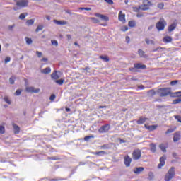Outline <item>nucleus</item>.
I'll list each match as a JSON object with an SVG mask.
<instances>
[{
	"label": "nucleus",
	"mask_w": 181,
	"mask_h": 181,
	"mask_svg": "<svg viewBox=\"0 0 181 181\" xmlns=\"http://www.w3.org/2000/svg\"><path fill=\"white\" fill-rule=\"evenodd\" d=\"M60 71H55L51 74V77L53 80H59L60 77Z\"/></svg>",
	"instance_id": "ddd939ff"
},
{
	"label": "nucleus",
	"mask_w": 181,
	"mask_h": 181,
	"mask_svg": "<svg viewBox=\"0 0 181 181\" xmlns=\"http://www.w3.org/2000/svg\"><path fill=\"white\" fill-rule=\"evenodd\" d=\"M145 42L146 45H155V41H153V40H150L148 37L145 38Z\"/></svg>",
	"instance_id": "b1692460"
},
{
	"label": "nucleus",
	"mask_w": 181,
	"mask_h": 181,
	"mask_svg": "<svg viewBox=\"0 0 181 181\" xmlns=\"http://www.w3.org/2000/svg\"><path fill=\"white\" fill-rule=\"evenodd\" d=\"M175 119H177V121L178 122L181 123V117L180 116H179V115L175 116Z\"/></svg>",
	"instance_id": "5fc2aeb1"
},
{
	"label": "nucleus",
	"mask_w": 181,
	"mask_h": 181,
	"mask_svg": "<svg viewBox=\"0 0 181 181\" xmlns=\"http://www.w3.org/2000/svg\"><path fill=\"white\" fill-rule=\"evenodd\" d=\"M143 4L144 5H148V7L151 6V5H152L149 0H144Z\"/></svg>",
	"instance_id": "58836bf2"
},
{
	"label": "nucleus",
	"mask_w": 181,
	"mask_h": 181,
	"mask_svg": "<svg viewBox=\"0 0 181 181\" xmlns=\"http://www.w3.org/2000/svg\"><path fill=\"white\" fill-rule=\"evenodd\" d=\"M153 29V25H150L148 28V30H152Z\"/></svg>",
	"instance_id": "69168bd1"
},
{
	"label": "nucleus",
	"mask_w": 181,
	"mask_h": 181,
	"mask_svg": "<svg viewBox=\"0 0 181 181\" xmlns=\"http://www.w3.org/2000/svg\"><path fill=\"white\" fill-rule=\"evenodd\" d=\"M0 134H5V127L4 126H0Z\"/></svg>",
	"instance_id": "de8ad7c7"
},
{
	"label": "nucleus",
	"mask_w": 181,
	"mask_h": 181,
	"mask_svg": "<svg viewBox=\"0 0 181 181\" xmlns=\"http://www.w3.org/2000/svg\"><path fill=\"white\" fill-rule=\"evenodd\" d=\"M129 40H130L129 37V36H127V37H126V42H127V43H129Z\"/></svg>",
	"instance_id": "0e129e2a"
},
{
	"label": "nucleus",
	"mask_w": 181,
	"mask_h": 181,
	"mask_svg": "<svg viewBox=\"0 0 181 181\" xmlns=\"http://www.w3.org/2000/svg\"><path fill=\"white\" fill-rule=\"evenodd\" d=\"M4 100L5 103L8 104L9 105H11V104H12V102L11 101V100H9V98L8 96H5Z\"/></svg>",
	"instance_id": "473e14b6"
},
{
	"label": "nucleus",
	"mask_w": 181,
	"mask_h": 181,
	"mask_svg": "<svg viewBox=\"0 0 181 181\" xmlns=\"http://www.w3.org/2000/svg\"><path fill=\"white\" fill-rule=\"evenodd\" d=\"M110 129H111V126L110 125V124H106L99 128L98 133L99 134H107V132H108V131H110Z\"/></svg>",
	"instance_id": "20e7f679"
},
{
	"label": "nucleus",
	"mask_w": 181,
	"mask_h": 181,
	"mask_svg": "<svg viewBox=\"0 0 181 181\" xmlns=\"http://www.w3.org/2000/svg\"><path fill=\"white\" fill-rule=\"evenodd\" d=\"M181 103V98H177L173 100V104H180Z\"/></svg>",
	"instance_id": "4c0bfd02"
},
{
	"label": "nucleus",
	"mask_w": 181,
	"mask_h": 181,
	"mask_svg": "<svg viewBox=\"0 0 181 181\" xmlns=\"http://www.w3.org/2000/svg\"><path fill=\"white\" fill-rule=\"evenodd\" d=\"M25 91L27 93H34L35 94H37V93H39L40 91V89L39 88H37L35 89V87H33V86H27L25 88Z\"/></svg>",
	"instance_id": "0eeeda50"
},
{
	"label": "nucleus",
	"mask_w": 181,
	"mask_h": 181,
	"mask_svg": "<svg viewBox=\"0 0 181 181\" xmlns=\"http://www.w3.org/2000/svg\"><path fill=\"white\" fill-rule=\"evenodd\" d=\"M135 25V21H129V26L130 28H134Z\"/></svg>",
	"instance_id": "a18cd8bd"
},
{
	"label": "nucleus",
	"mask_w": 181,
	"mask_h": 181,
	"mask_svg": "<svg viewBox=\"0 0 181 181\" xmlns=\"http://www.w3.org/2000/svg\"><path fill=\"white\" fill-rule=\"evenodd\" d=\"M124 165L127 168H129L131 165V162H132V158H130L129 156H126L124 158Z\"/></svg>",
	"instance_id": "6e6552de"
},
{
	"label": "nucleus",
	"mask_w": 181,
	"mask_h": 181,
	"mask_svg": "<svg viewBox=\"0 0 181 181\" xmlns=\"http://www.w3.org/2000/svg\"><path fill=\"white\" fill-rule=\"evenodd\" d=\"M65 12L66 13H68L69 15H71V10H66Z\"/></svg>",
	"instance_id": "338daca9"
},
{
	"label": "nucleus",
	"mask_w": 181,
	"mask_h": 181,
	"mask_svg": "<svg viewBox=\"0 0 181 181\" xmlns=\"http://www.w3.org/2000/svg\"><path fill=\"white\" fill-rule=\"evenodd\" d=\"M16 5L20 8H25L29 5V1L28 0H19L17 1Z\"/></svg>",
	"instance_id": "423d86ee"
},
{
	"label": "nucleus",
	"mask_w": 181,
	"mask_h": 181,
	"mask_svg": "<svg viewBox=\"0 0 181 181\" xmlns=\"http://www.w3.org/2000/svg\"><path fill=\"white\" fill-rule=\"evenodd\" d=\"M156 94V92H155V90L152 89L148 91V95L149 97H153Z\"/></svg>",
	"instance_id": "393cba45"
},
{
	"label": "nucleus",
	"mask_w": 181,
	"mask_h": 181,
	"mask_svg": "<svg viewBox=\"0 0 181 181\" xmlns=\"http://www.w3.org/2000/svg\"><path fill=\"white\" fill-rule=\"evenodd\" d=\"M43 66H45V64H42L40 66V69L41 71V73H42L43 74H46V68H44L43 69Z\"/></svg>",
	"instance_id": "c9c22d12"
},
{
	"label": "nucleus",
	"mask_w": 181,
	"mask_h": 181,
	"mask_svg": "<svg viewBox=\"0 0 181 181\" xmlns=\"http://www.w3.org/2000/svg\"><path fill=\"white\" fill-rule=\"evenodd\" d=\"M93 23H100V21L94 17L90 18Z\"/></svg>",
	"instance_id": "37998d69"
},
{
	"label": "nucleus",
	"mask_w": 181,
	"mask_h": 181,
	"mask_svg": "<svg viewBox=\"0 0 181 181\" xmlns=\"http://www.w3.org/2000/svg\"><path fill=\"white\" fill-rule=\"evenodd\" d=\"M13 128L14 129V134H19L21 132V128H19L16 124H13Z\"/></svg>",
	"instance_id": "4be33fe9"
},
{
	"label": "nucleus",
	"mask_w": 181,
	"mask_h": 181,
	"mask_svg": "<svg viewBox=\"0 0 181 181\" xmlns=\"http://www.w3.org/2000/svg\"><path fill=\"white\" fill-rule=\"evenodd\" d=\"M9 62H11V57H6V59H5L6 64V63H9Z\"/></svg>",
	"instance_id": "4d7b16f0"
},
{
	"label": "nucleus",
	"mask_w": 181,
	"mask_h": 181,
	"mask_svg": "<svg viewBox=\"0 0 181 181\" xmlns=\"http://www.w3.org/2000/svg\"><path fill=\"white\" fill-rule=\"evenodd\" d=\"M22 93V90L21 89H18L16 93H15V95H21V94Z\"/></svg>",
	"instance_id": "09e8293b"
},
{
	"label": "nucleus",
	"mask_w": 181,
	"mask_h": 181,
	"mask_svg": "<svg viewBox=\"0 0 181 181\" xmlns=\"http://www.w3.org/2000/svg\"><path fill=\"white\" fill-rule=\"evenodd\" d=\"M95 16L101 18L102 21H105V22H108V21H110V18L107 16H105L100 13H95Z\"/></svg>",
	"instance_id": "4468645a"
},
{
	"label": "nucleus",
	"mask_w": 181,
	"mask_h": 181,
	"mask_svg": "<svg viewBox=\"0 0 181 181\" xmlns=\"http://www.w3.org/2000/svg\"><path fill=\"white\" fill-rule=\"evenodd\" d=\"M55 83L58 84L59 86H63L64 84V79H59V80H56Z\"/></svg>",
	"instance_id": "c85d7f7f"
},
{
	"label": "nucleus",
	"mask_w": 181,
	"mask_h": 181,
	"mask_svg": "<svg viewBox=\"0 0 181 181\" xmlns=\"http://www.w3.org/2000/svg\"><path fill=\"white\" fill-rule=\"evenodd\" d=\"M36 53H37V56L38 57H42V52H39V51H37Z\"/></svg>",
	"instance_id": "052dcab7"
},
{
	"label": "nucleus",
	"mask_w": 181,
	"mask_h": 181,
	"mask_svg": "<svg viewBox=\"0 0 181 181\" xmlns=\"http://www.w3.org/2000/svg\"><path fill=\"white\" fill-rule=\"evenodd\" d=\"M105 2H107L109 5H112L114 1L112 0H104Z\"/></svg>",
	"instance_id": "864d4df0"
},
{
	"label": "nucleus",
	"mask_w": 181,
	"mask_h": 181,
	"mask_svg": "<svg viewBox=\"0 0 181 181\" xmlns=\"http://www.w3.org/2000/svg\"><path fill=\"white\" fill-rule=\"evenodd\" d=\"M119 142H120V144H125L127 142V141H125L122 139H119Z\"/></svg>",
	"instance_id": "e2e57ef3"
},
{
	"label": "nucleus",
	"mask_w": 181,
	"mask_h": 181,
	"mask_svg": "<svg viewBox=\"0 0 181 181\" xmlns=\"http://www.w3.org/2000/svg\"><path fill=\"white\" fill-rule=\"evenodd\" d=\"M51 43H52V46H56V47H57V46H59V42H57V40H52Z\"/></svg>",
	"instance_id": "c03bdc74"
},
{
	"label": "nucleus",
	"mask_w": 181,
	"mask_h": 181,
	"mask_svg": "<svg viewBox=\"0 0 181 181\" xmlns=\"http://www.w3.org/2000/svg\"><path fill=\"white\" fill-rule=\"evenodd\" d=\"M9 81L11 84H15V79H13V77L10 78Z\"/></svg>",
	"instance_id": "6e6d98bb"
},
{
	"label": "nucleus",
	"mask_w": 181,
	"mask_h": 181,
	"mask_svg": "<svg viewBox=\"0 0 181 181\" xmlns=\"http://www.w3.org/2000/svg\"><path fill=\"white\" fill-rule=\"evenodd\" d=\"M163 4L160 3L158 4V8H159V9H163Z\"/></svg>",
	"instance_id": "13d9d810"
},
{
	"label": "nucleus",
	"mask_w": 181,
	"mask_h": 181,
	"mask_svg": "<svg viewBox=\"0 0 181 181\" xmlns=\"http://www.w3.org/2000/svg\"><path fill=\"white\" fill-rule=\"evenodd\" d=\"M148 177H149V180H152V179H153V173L150 172V173H148Z\"/></svg>",
	"instance_id": "603ef678"
},
{
	"label": "nucleus",
	"mask_w": 181,
	"mask_h": 181,
	"mask_svg": "<svg viewBox=\"0 0 181 181\" xmlns=\"http://www.w3.org/2000/svg\"><path fill=\"white\" fill-rule=\"evenodd\" d=\"M177 24L176 23H173L168 27V32H173L175 29H176Z\"/></svg>",
	"instance_id": "a211bd4d"
},
{
	"label": "nucleus",
	"mask_w": 181,
	"mask_h": 181,
	"mask_svg": "<svg viewBox=\"0 0 181 181\" xmlns=\"http://www.w3.org/2000/svg\"><path fill=\"white\" fill-rule=\"evenodd\" d=\"M55 99H56V95L54 94L51 95V96L49 97L50 101H54Z\"/></svg>",
	"instance_id": "8fccbe9b"
},
{
	"label": "nucleus",
	"mask_w": 181,
	"mask_h": 181,
	"mask_svg": "<svg viewBox=\"0 0 181 181\" xmlns=\"http://www.w3.org/2000/svg\"><path fill=\"white\" fill-rule=\"evenodd\" d=\"M33 23H35V19H30V20L27 21V25L28 26H32V25H33Z\"/></svg>",
	"instance_id": "72a5a7b5"
},
{
	"label": "nucleus",
	"mask_w": 181,
	"mask_h": 181,
	"mask_svg": "<svg viewBox=\"0 0 181 181\" xmlns=\"http://www.w3.org/2000/svg\"><path fill=\"white\" fill-rule=\"evenodd\" d=\"M28 16V13H21L19 16V19H21V21H23V19H25V18H26Z\"/></svg>",
	"instance_id": "f704fd0d"
},
{
	"label": "nucleus",
	"mask_w": 181,
	"mask_h": 181,
	"mask_svg": "<svg viewBox=\"0 0 181 181\" xmlns=\"http://www.w3.org/2000/svg\"><path fill=\"white\" fill-rule=\"evenodd\" d=\"M144 127H145V128H146V129H148L149 131H154V129L158 128V126H156V125L148 126V125L145 124Z\"/></svg>",
	"instance_id": "aec40b11"
},
{
	"label": "nucleus",
	"mask_w": 181,
	"mask_h": 181,
	"mask_svg": "<svg viewBox=\"0 0 181 181\" xmlns=\"http://www.w3.org/2000/svg\"><path fill=\"white\" fill-rule=\"evenodd\" d=\"M99 58L103 60V62H110V58L107 56H100Z\"/></svg>",
	"instance_id": "2f4dec72"
},
{
	"label": "nucleus",
	"mask_w": 181,
	"mask_h": 181,
	"mask_svg": "<svg viewBox=\"0 0 181 181\" xmlns=\"http://www.w3.org/2000/svg\"><path fill=\"white\" fill-rule=\"evenodd\" d=\"M118 19L120 21V22H122L123 23H125V14L122 13V11H119Z\"/></svg>",
	"instance_id": "2eb2a0df"
},
{
	"label": "nucleus",
	"mask_w": 181,
	"mask_h": 181,
	"mask_svg": "<svg viewBox=\"0 0 181 181\" xmlns=\"http://www.w3.org/2000/svg\"><path fill=\"white\" fill-rule=\"evenodd\" d=\"M141 156H142V151L139 149H135L132 153V158L134 160H139L141 159Z\"/></svg>",
	"instance_id": "39448f33"
},
{
	"label": "nucleus",
	"mask_w": 181,
	"mask_h": 181,
	"mask_svg": "<svg viewBox=\"0 0 181 181\" xmlns=\"http://www.w3.org/2000/svg\"><path fill=\"white\" fill-rule=\"evenodd\" d=\"M139 9H140L141 11H148V9H149V7L148 6V5L143 4L141 6H139Z\"/></svg>",
	"instance_id": "f3484780"
},
{
	"label": "nucleus",
	"mask_w": 181,
	"mask_h": 181,
	"mask_svg": "<svg viewBox=\"0 0 181 181\" xmlns=\"http://www.w3.org/2000/svg\"><path fill=\"white\" fill-rule=\"evenodd\" d=\"M175 167H171L170 169L168 170V173H166L164 180L165 181H170L173 177H175Z\"/></svg>",
	"instance_id": "f257e3e1"
},
{
	"label": "nucleus",
	"mask_w": 181,
	"mask_h": 181,
	"mask_svg": "<svg viewBox=\"0 0 181 181\" xmlns=\"http://www.w3.org/2000/svg\"><path fill=\"white\" fill-rule=\"evenodd\" d=\"M94 138V136L90 135V136H86L84 137V141H90V139Z\"/></svg>",
	"instance_id": "79ce46f5"
},
{
	"label": "nucleus",
	"mask_w": 181,
	"mask_h": 181,
	"mask_svg": "<svg viewBox=\"0 0 181 181\" xmlns=\"http://www.w3.org/2000/svg\"><path fill=\"white\" fill-rule=\"evenodd\" d=\"M48 159L51 160H60V157H57V156L48 157Z\"/></svg>",
	"instance_id": "e433bc0d"
},
{
	"label": "nucleus",
	"mask_w": 181,
	"mask_h": 181,
	"mask_svg": "<svg viewBox=\"0 0 181 181\" xmlns=\"http://www.w3.org/2000/svg\"><path fill=\"white\" fill-rule=\"evenodd\" d=\"M165 160H166V156L160 158V163L158 165V169H162L163 166H165Z\"/></svg>",
	"instance_id": "1a4fd4ad"
},
{
	"label": "nucleus",
	"mask_w": 181,
	"mask_h": 181,
	"mask_svg": "<svg viewBox=\"0 0 181 181\" xmlns=\"http://www.w3.org/2000/svg\"><path fill=\"white\" fill-rule=\"evenodd\" d=\"M139 88H141V90H144V88H145V86H144V85H141L140 86H139Z\"/></svg>",
	"instance_id": "774afa93"
},
{
	"label": "nucleus",
	"mask_w": 181,
	"mask_h": 181,
	"mask_svg": "<svg viewBox=\"0 0 181 181\" xmlns=\"http://www.w3.org/2000/svg\"><path fill=\"white\" fill-rule=\"evenodd\" d=\"M180 139H181L180 132H175L173 136V142H177L180 141Z\"/></svg>",
	"instance_id": "9b49d317"
},
{
	"label": "nucleus",
	"mask_w": 181,
	"mask_h": 181,
	"mask_svg": "<svg viewBox=\"0 0 181 181\" xmlns=\"http://www.w3.org/2000/svg\"><path fill=\"white\" fill-rule=\"evenodd\" d=\"M150 151L152 153H155L156 152V144L153 143L150 144Z\"/></svg>",
	"instance_id": "dca6fc26"
},
{
	"label": "nucleus",
	"mask_w": 181,
	"mask_h": 181,
	"mask_svg": "<svg viewBox=\"0 0 181 181\" xmlns=\"http://www.w3.org/2000/svg\"><path fill=\"white\" fill-rule=\"evenodd\" d=\"M50 71H52V69H50V67H47L46 68V74H49V73H50Z\"/></svg>",
	"instance_id": "bf43d9fd"
},
{
	"label": "nucleus",
	"mask_w": 181,
	"mask_h": 181,
	"mask_svg": "<svg viewBox=\"0 0 181 181\" xmlns=\"http://www.w3.org/2000/svg\"><path fill=\"white\" fill-rule=\"evenodd\" d=\"M144 170H145L144 167H136L134 169L133 172L136 175H139L141 173V172H144Z\"/></svg>",
	"instance_id": "f8f14e48"
},
{
	"label": "nucleus",
	"mask_w": 181,
	"mask_h": 181,
	"mask_svg": "<svg viewBox=\"0 0 181 181\" xmlns=\"http://www.w3.org/2000/svg\"><path fill=\"white\" fill-rule=\"evenodd\" d=\"M177 83H179V81L177 80H175L170 82V85L171 86H176V84H177Z\"/></svg>",
	"instance_id": "3c124183"
},
{
	"label": "nucleus",
	"mask_w": 181,
	"mask_h": 181,
	"mask_svg": "<svg viewBox=\"0 0 181 181\" xmlns=\"http://www.w3.org/2000/svg\"><path fill=\"white\" fill-rule=\"evenodd\" d=\"M160 97H166V95H169L170 94V89L169 88H160L158 90Z\"/></svg>",
	"instance_id": "7ed1b4c3"
},
{
	"label": "nucleus",
	"mask_w": 181,
	"mask_h": 181,
	"mask_svg": "<svg viewBox=\"0 0 181 181\" xmlns=\"http://www.w3.org/2000/svg\"><path fill=\"white\" fill-rule=\"evenodd\" d=\"M148 119L147 118L145 117H140L139 120H137V124L139 125H142V124H144V122Z\"/></svg>",
	"instance_id": "412c9836"
},
{
	"label": "nucleus",
	"mask_w": 181,
	"mask_h": 181,
	"mask_svg": "<svg viewBox=\"0 0 181 181\" xmlns=\"http://www.w3.org/2000/svg\"><path fill=\"white\" fill-rule=\"evenodd\" d=\"M53 22L54 23H55V25H59L60 26H64V25H67V23H69L67 21L64 20H54Z\"/></svg>",
	"instance_id": "9d476101"
},
{
	"label": "nucleus",
	"mask_w": 181,
	"mask_h": 181,
	"mask_svg": "<svg viewBox=\"0 0 181 181\" xmlns=\"http://www.w3.org/2000/svg\"><path fill=\"white\" fill-rule=\"evenodd\" d=\"M105 151H98V152H95L93 153V155H97L98 156H103V155H105Z\"/></svg>",
	"instance_id": "cd10ccee"
},
{
	"label": "nucleus",
	"mask_w": 181,
	"mask_h": 181,
	"mask_svg": "<svg viewBox=\"0 0 181 181\" xmlns=\"http://www.w3.org/2000/svg\"><path fill=\"white\" fill-rule=\"evenodd\" d=\"M167 23L164 18H160V21L156 24V28L158 30H163Z\"/></svg>",
	"instance_id": "f03ea898"
},
{
	"label": "nucleus",
	"mask_w": 181,
	"mask_h": 181,
	"mask_svg": "<svg viewBox=\"0 0 181 181\" xmlns=\"http://www.w3.org/2000/svg\"><path fill=\"white\" fill-rule=\"evenodd\" d=\"M66 37L68 40H71V35L70 34H67Z\"/></svg>",
	"instance_id": "680f3d73"
},
{
	"label": "nucleus",
	"mask_w": 181,
	"mask_h": 181,
	"mask_svg": "<svg viewBox=\"0 0 181 181\" xmlns=\"http://www.w3.org/2000/svg\"><path fill=\"white\" fill-rule=\"evenodd\" d=\"M164 43H170L172 42V37L170 36H166L163 38Z\"/></svg>",
	"instance_id": "5701e85b"
},
{
	"label": "nucleus",
	"mask_w": 181,
	"mask_h": 181,
	"mask_svg": "<svg viewBox=\"0 0 181 181\" xmlns=\"http://www.w3.org/2000/svg\"><path fill=\"white\" fill-rule=\"evenodd\" d=\"M25 42L28 45H32L33 43L32 38L25 37Z\"/></svg>",
	"instance_id": "ea45409f"
},
{
	"label": "nucleus",
	"mask_w": 181,
	"mask_h": 181,
	"mask_svg": "<svg viewBox=\"0 0 181 181\" xmlns=\"http://www.w3.org/2000/svg\"><path fill=\"white\" fill-rule=\"evenodd\" d=\"M171 97H180L181 98V91L171 93Z\"/></svg>",
	"instance_id": "a878e982"
},
{
	"label": "nucleus",
	"mask_w": 181,
	"mask_h": 181,
	"mask_svg": "<svg viewBox=\"0 0 181 181\" xmlns=\"http://www.w3.org/2000/svg\"><path fill=\"white\" fill-rule=\"evenodd\" d=\"M159 148L161 149L162 152H166V146L164 144H160Z\"/></svg>",
	"instance_id": "bb28decb"
},
{
	"label": "nucleus",
	"mask_w": 181,
	"mask_h": 181,
	"mask_svg": "<svg viewBox=\"0 0 181 181\" xmlns=\"http://www.w3.org/2000/svg\"><path fill=\"white\" fill-rule=\"evenodd\" d=\"M134 69H146V65H142L141 64H134Z\"/></svg>",
	"instance_id": "6ab92c4d"
},
{
	"label": "nucleus",
	"mask_w": 181,
	"mask_h": 181,
	"mask_svg": "<svg viewBox=\"0 0 181 181\" xmlns=\"http://www.w3.org/2000/svg\"><path fill=\"white\" fill-rule=\"evenodd\" d=\"M165 48L158 47L152 50L153 53H155V52H162L163 50H165Z\"/></svg>",
	"instance_id": "7c9ffc66"
},
{
	"label": "nucleus",
	"mask_w": 181,
	"mask_h": 181,
	"mask_svg": "<svg viewBox=\"0 0 181 181\" xmlns=\"http://www.w3.org/2000/svg\"><path fill=\"white\" fill-rule=\"evenodd\" d=\"M175 129H168L166 132H165V134L168 135V134H172V132H174Z\"/></svg>",
	"instance_id": "49530a36"
},
{
	"label": "nucleus",
	"mask_w": 181,
	"mask_h": 181,
	"mask_svg": "<svg viewBox=\"0 0 181 181\" xmlns=\"http://www.w3.org/2000/svg\"><path fill=\"white\" fill-rule=\"evenodd\" d=\"M138 53L141 57H146V55L145 54V52H144V50L139 49Z\"/></svg>",
	"instance_id": "c756f323"
},
{
	"label": "nucleus",
	"mask_w": 181,
	"mask_h": 181,
	"mask_svg": "<svg viewBox=\"0 0 181 181\" xmlns=\"http://www.w3.org/2000/svg\"><path fill=\"white\" fill-rule=\"evenodd\" d=\"M40 30H43V25H42L37 26V28L35 30V32H40Z\"/></svg>",
	"instance_id": "a19ab883"
}]
</instances>
